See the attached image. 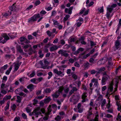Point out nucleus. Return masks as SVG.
<instances>
[{"mask_svg": "<svg viewBox=\"0 0 121 121\" xmlns=\"http://www.w3.org/2000/svg\"><path fill=\"white\" fill-rule=\"evenodd\" d=\"M80 98V97L78 95H73L70 98L69 100L70 102L73 103V104H75L78 101Z\"/></svg>", "mask_w": 121, "mask_h": 121, "instance_id": "nucleus-1", "label": "nucleus"}, {"mask_svg": "<svg viewBox=\"0 0 121 121\" xmlns=\"http://www.w3.org/2000/svg\"><path fill=\"white\" fill-rule=\"evenodd\" d=\"M68 51L66 50L63 49L60 50L58 52V53L60 54L62 56H64L65 57H67L69 56V54L67 53Z\"/></svg>", "mask_w": 121, "mask_h": 121, "instance_id": "nucleus-2", "label": "nucleus"}, {"mask_svg": "<svg viewBox=\"0 0 121 121\" xmlns=\"http://www.w3.org/2000/svg\"><path fill=\"white\" fill-rule=\"evenodd\" d=\"M59 93H58V91L56 92L52 95V96L54 100H55V98H57L59 96Z\"/></svg>", "mask_w": 121, "mask_h": 121, "instance_id": "nucleus-3", "label": "nucleus"}, {"mask_svg": "<svg viewBox=\"0 0 121 121\" xmlns=\"http://www.w3.org/2000/svg\"><path fill=\"white\" fill-rule=\"evenodd\" d=\"M115 48L117 49H118L121 46L119 40H117L115 43Z\"/></svg>", "mask_w": 121, "mask_h": 121, "instance_id": "nucleus-4", "label": "nucleus"}, {"mask_svg": "<svg viewBox=\"0 0 121 121\" xmlns=\"http://www.w3.org/2000/svg\"><path fill=\"white\" fill-rule=\"evenodd\" d=\"M73 8V7H70L69 9L68 8H66L65 10V13H68L69 14H71L72 13V10Z\"/></svg>", "mask_w": 121, "mask_h": 121, "instance_id": "nucleus-5", "label": "nucleus"}, {"mask_svg": "<svg viewBox=\"0 0 121 121\" xmlns=\"http://www.w3.org/2000/svg\"><path fill=\"white\" fill-rule=\"evenodd\" d=\"M78 90L77 88L75 87H73L72 89L69 92V96H70L75 91H76Z\"/></svg>", "mask_w": 121, "mask_h": 121, "instance_id": "nucleus-6", "label": "nucleus"}, {"mask_svg": "<svg viewBox=\"0 0 121 121\" xmlns=\"http://www.w3.org/2000/svg\"><path fill=\"white\" fill-rule=\"evenodd\" d=\"M108 78L102 77L101 80V84L102 85H104L106 84V82Z\"/></svg>", "mask_w": 121, "mask_h": 121, "instance_id": "nucleus-7", "label": "nucleus"}, {"mask_svg": "<svg viewBox=\"0 0 121 121\" xmlns=\"http://www.w3.org/2000/svg\"><path fill=\"white\" fill-rule=\"evenodd\" d=\"M86 93H84L82 95V98L83 99V100H82V102H85L86 101V100L87 99H86L87 96L86 95Z\"/></svg>", "mask_w": 121, "mask_h": 121, "instance_id": "nucleus-8", "label": "nucleus"}, {"mask_svg": "<svg viewBox=\"0 0 121 121\" xmlns=\"http://www.w3.org/2000/svg\"><path fill=\"white\" fill-rule=\"evenodd\" d=\"M35 86L32 84H29V85L27 86V88L30 90V91H32V90L34 89V87Z\"/></svg>", "mask_w": 121, "mask_h": 121, "instance_id": "nucleus-9", "label": "nucleus"}, {"mask_svg": "<svg viewBox=\"0 0 121 121\" xmlns=\"http://www.w3.org/2000/svg\"><path fill=\"white\" fill-rule=\"evenodd\" d=\"M8 67V65H4L3 67H1L0 69V72L1 73L3 72L4 70L6 69Z\"/></svg>", "mask_w": 121, "mask_h": 121, "instance_id": "nucleus-10", "label": "nucleus"}, {"mask_svg": "<svg viewBox=\"0 0 121 121\" xmlns=\"http://www.w3.org/2000/svg\"><path fill=\"white\" fill-rule=\"evenodd\" d=\"M83 65L85 68L87 69L90 67V64L88 62H86L84 63Z\"/></svg>", "mask_w": 121, "mask_h": 121, "instance_id": "nucleus-11", "label": "nucleus"}, {"mask_svg": "<svg viewBox=\"0 0 121 121\" xmlns=\"http://www.w3.org/2000/svg\"><path fill=\"white\" fill-rule=\"evenodd\" d=\"M22 97L19 96H17V100L16 101L17 103H20L21 102Z\"/></svg>", "mask_w": 121, "mask_h": 121, "instance_id": "nucleus-12", "label": "nucleus"}, {"mask_svg": "<svg viewBox=\"0 0 121 121\" xmlns=\"http://www.w3.org/2000/svg\"><path fill=\"white\" fill-rule=\"evenodd\" d=\"M120 101H117L116 102V104L118 106L117 109L118 111H119L121 110V105H120L119 102Z\"/></svg>", "mask_w": 121, "mask_h": 121, "instance_id": "nucleus-13", "label": "nucleus"}, {"mask_svg": "<svg viewBox=\"0 0 121 121\" xmlns=\"http://www.w3.org/2000/svg\"><path fill=\"white\" fill-rule=\"evenodd\" d=\"M15 3L13 4L12 6L10 7L9 9L11 11H14L16 10V7L15 6Z\"/></svg>", "mask_w": 121, "mask_h": 121, "instance_id": "nucleus-14", "label": "nucleus"}, {"mask_svg": "<svg viewBox=\"0 0 121 121\" xmlns=\"http://www.w3.org/2000/svg\"><path fill=\"white\" fill-rule=\"evenodd\" d=\"M18 91V90L17 89L15 91V92L16 93V94H19V95L20 96H23L24 95V97L26 95V94L22 92H21L19 94H18L17 92Z\"/></svg>", "mask_w": 121, "mask_h": 121, "instance_id": "nucleus-15", "label": "nucleus"}, {"mask_svg": "<svg viewBox=\"0 0 121 121\" xmlns=\"http://www.w3.org/2000/svg\"><path fill=\"white\" fill-rule=\"evenodd\" d=\"M58 48L56 46H54L51 47L50 48V50L51 51H53L54 50H57Z\"/></svg>", "mask_w": 121, "mask_h": 121, "instance_id": "nucleus-16", "label": "nucleus"}, {"mask_svg": "<svg viewBox=\"0 0 121 121\" xmlns=\"http://www.w3.org/2000/svg\"><path fill=\"white\" fill-rule=\"evenodd\" d=\"M51 100V99L49 97H48L46 99L44 100V102L45 103H47L49 102Z\"/></svg>", "mask_w": 121, "mask_h": 121, "instance_id": "nucleus-17", "label": "nucleus"}, {"mask_svg": "<svg viewBox=\"0 0 121 121\" xmlns=\"http://www.w3.org/2000/svg\"><path fill=\"white\" fill-rule=\"evenodd\" d=\"M12 68V66H11L9 69L7 70L5 73L6 74H9V73L11 71V70Z\"/></svg>", "mask_w": 121, "mask_h": 121, "instance_id": "nucleus-18", "label": "nucleus"}, {"mask_svg": "<svg viewBox=\"0 0 121 121\" xmlns=\"http://www.w3.org/2000/svg\"><path fill=\"white\" fill-rule=\"evenodd\" d=\"M102 73L103 76V77L105 78L106 77L107 78H109V76L108 74H107V73L106 72H103Z\"/></svg>", "mask_w": 121, "mask_h": 121, "instance_id": "nucleus-19", "label": "nucleus"}, {"mask_svg": "<svg viewBox=\"0 0 121 121\" xmlns=\"http://www.w3.org/2000/svg\"><path fill=\"white\" fill-rule=\"evenodd\" d=\"M36 20L37 19H35L33 16L29 19L28 22H32Z\"/></svg>", "mask_w": 121, "mask_h": 121, "instance_id": "nucleus-20", "label": "nucleus"}, {"mask_svg": "<svg viewBox=\"0 0 121 121\" xmlns=\"http://www.w3.org/2000/svg\"><path fill=\"white\" fill-rule=\"evenodd\" d=\"M91 73L92 74H94L95 73H97L98 74V73H99V72H98L97 71L95 70L94 69L91 70Z\"/></svg>", "mask_w": 121, "mask_h": 121, "instance_id": "nucleus-21", "label": "nucleus"}, {"mask_svg": "<svg viewBox=\"0 0 121 121\" xmlns=\"http://www.w3.org/2000/svg\"><path fill=\"white\" fill-rule=\"evenodd\" d=\"M105 69V68L104 67H102L100 69H98V71L99 72V73H98V74H100L101 72L104 71Z\"/></svg>", "mask_w": 121, "mask_h": 121, "instance_id": "nucleus-22", "label": "nucleus"}, {"mask_svg": "<svg viewBox=\"0 0 121 121\" xmlns=\"http://www.w3.org/2000/svg\"><path fill=\"white\" fill-rule=\"evenodd\" d=\"M2 36L4 38V39L7 40L9 39V38L7 35L6 34H4Z\"/></svg>", "mask_w": 121, "mask_h": 121, "instance_id": "nucleus-23", "label": "nucleus"}, {"mask_svg": "<svg viewBox=\"0 0 121 121\" xmlns=\"http://www.w3.org/2000/svg\"><path fill=\"white\" fill-rule=\"evenodd\" d=\"M51 90L49 88H47L44 91V92L45 93H50L51 92Z\"/></svg>", "mask_w": 121, "mask_h": 121, "instance_id": "nucleus-24", "label": "nucleus"}, {"mask_svg": "<svg viewBox=\"0 0 121 121\" xmlns=\"http://www.w3.org/2000/svg\"><path fill=\"white\" fill-rule=\"evenodd\" d=\"M19 61L18 60H17L16 61L17 63H16L15 65L19 67L22 63L21 62H19Z\"/></svg>", "mask_w": 121, "mask_h": 121, "instance_id": "nucleus-25", "label": "nucleus"}, {"mask_svg": "<svg viewBox=\"0 0 121 121\" xmlns=\"http://www.w3.org/2000/svg\"><path fill=\"white\" fill-rule=\"evenodd\" d=\"M70 17V15H69L67 14L65 15V17H64V21H66L67 20L68 18Z\"/></svg>", "mask_w": 121, "mask_h": 121, "instance_id": "nucleus-26", "label": "nucleus"}, {"mask_svg": "<svg viewBox=\"0 0 121 121\" xmlns=\"http://www.w3.org/2000/svg\"><path fill=\"white\" fill-rule=\"evenodd\" d=\"M5 86V84L4 83H2L1 84V89H4V88H6L7 87H8V86Z\"/></svg>", "mask_w": 121, "mask_h": 121, "instance_id": "nucleus-27", "label": "nucleus"}, {"mask_svg": "<svg viewBox=\"0 0 121 121\" xmlns=\"http://www.w3.org/2000/svg\"><path fill=\"white\" fill-rule=\"evenodd\" d=\"M51 106L50 105H49L48 107V114H50V113L52 111V109L51 108Z\"/></svg>", "mask_w": 121, "mask_h": 121, "instance_id": "nucleus-28", "label": "nucleus"}, {"mask_svg": "<svg viewBox=\"0 0 121 121\" xmlns=\"http://www.w3.org/2000/svg\"><path fill=\"white\" fill-rule=\"evenodd\" d=\"M61 119L59 115L57 116L55 118V120L56 121H59Z\"/></svg>", "mask_w": 121, "mask_h": 121, "instance_id": "nucleus-29", "label": "nucleus"}, {"mask_svg": "<svg viewBox=\"0 0 121 121\" xmlns=\"http://www.w3.org/2000/svg\"><path fill=\"white\" fill-rule=\"evenodd\" d=\"M33 16L35 19H36L40 17V15L39 13Z\"/></svg>", "mask_w": 121, "mask_h": 121, "instance_id": "nucleus-30", "label": "nucleus"}, {"mask_svg": "<svg viewBox=\"0 0 121 121\" xmlns=\"http://www.w3.org/2000/svg\"><path fill=\"white\" fill-rule=\"evenodd\" d=\"M48 74L49 76L48 77V79H49L52 75V74L51 72H49L48 73Z\"/></svg>", "mask_w": 121, "mask_h": 121, "instance_id": "nucleus-31", "label": "nucleus"}, {"mask_svg": "<svg viewBox=\"0 0 121 121\" xmlns=\"http://www.w3.org/2000/svg\"><path fill=\"white\" fill-rule=\"evenodd\" d=\"M16 106L15 104H13L12 106H11L12 110L13 111H15L16 110Z\"/></svg>", "mask_w": 121, "mask_h": 121, "instance_id": "nucleus-32", "label": "nucleus"}, {"mask_svg": "<svg viewBox=\"0 0 121 121\" xmlns=\"http://www.w3.org/2000/svg\"><path fill=\"white\" fill-rule=\"evenodd\" d=\"M26 39V38L24 37H20V40L21 42H22Z\"/></svg>", "mask_w": 121, "mask_h": 121, "instance_id": "nucleus-33", "label": "nucleus"}, {"mask_svg": "<svg viewBox=\"0 0 121 121\" xmlns=\"http://www.w3.org/2000/svg\"><path fill=\"white\" fill-rule=\"evenodd\" d=\"M33 112L35 113V116H36L37 115H39L41 113L40 112H38V111H33Z\"/></svg>", "mask_w": 121, "mask_h": 121, "instance_id": "nucleus-34", "label": "nucleus"}, {"mask_svg": "<svg viewBox=\"0 0 121 121\" xmlns=\"http://www.w3.org/2000/svg\"><path fill=\"white\" fill-rule=\"evenodd\" d=\"M63 88L62 87H60L59 89L58 90V93H61L63 91Z\"/></svg>", "mask_w": 121, "mask_h": 121, "instance_id": "nucleus-35", "label": "nucleus"}, {"mask_svg": "<svg viewBox=\"0 0 121 121\" xmlns=\"http://www.w3.org/2000/svg\"><path fill=\"white\" fill-rule=\"evenodd\" d=\"M106 102V100L105 99H104L102 102V103L101 104V106L102 108L103 107L104 105L105 104Z\"/></svg>", "mask_w": 121, "mask_h": 121, "instance_id": "nucleus-36", "label": "nucleus"}, {"mask_svg": "<svg viewBox=\"0 0 121 121\" xmlns=\"http://www.w3.org/2000/svg\"><path fill=\"white\" fill-rule=\"evenodd\" d=\"M47 33L49 37L51 36L52 33V32H51L49 30L47 31Z\"/></svg>", "mask_w": 121, "mask_h": 121, "instance_id": "nucleus-37", "label": "nucleus"}, {"mask_svg": "<svg viewBox=\"0 0 121 121\" xmlns=\"http://www.w3.org/2000/svg\"><path fill=\"white\" fill-rule=\"evenodd\" d=\"M113 85V84H111L110 86L109 87V89H110V90L112 92L113 90V87L112 86Z\"/></svg>", "mask_w": 121, "mask_h": 121, "instance_id": "nucleus-38", "label": "nucleus"}, {"mask_svg": "<svg viewBox=\"0 0 121 121\" xmlns=\"http://www.w3.org/2000/svg\"><path fill=\"white\" fill-rule=\"evenodd\" d=\"M9 103H7V104L4 108V110L5 111H6L8 109L9 106Z\"/></svg>", "mask_w": 121, "mask_h": 121, "instance_id": "nucleus-39", "label": "nucleus"}, {"mask_svg": "<svg viewBox=\"0 0 121 121\" xmlns=\"http://www.w3.org/2000/svg\"><path fill=\"white\" fill-rule=\"evenodd\" d=\"M98 10L99 11L100 13L103 12H104V7L103 6L100 9L99 8L98 9Z\"/></svg>", "mask_w": 121, "mask_h": 121, "instance_id": "nucleus-40", "label": "nucleus"}, {"mask_svg": "<svg viewBox=\"0 0 121 121\" xmlns=\"http://www.w3.org/2000/svg\"><path fill=\"white\" fill-rule=\"evenodd\" d=\"M36 99V98H35L33 100L34 103H33V104L34 105H35V104H37L38 103V101Z\"/></svg>", "mask_w": 121, "mask_h": 121, "instance_id": "nucleus-41", "label": "nucleus"}, {"mask_svg": "<svg viewBox=\"0 0 121 121\" xmlns=\"http://www.w3.org/2000/svg\"><path fill=\"white\" fill-rule=\"evenodd\" d=\"M74 65L75 66L78 67H79L80 66V65L78 63L76 62L74 63Z\"/></svg>", "mask_w": 121, "mask_h": 121, "instance_id": "nucleus-42", "label": "nucleus"}, {"mask_svg": "<svg viewBox=\"0 0 121 121\" xmlns=\"http://www.w3.org/2000/svg\"><path fill=\"white\" fill-rule=\"evenodd\" d=\"M107 10H108L109 12L111 13L113 10V9L111 7L108 8Z\"/></svg>", "mask_w": 121, "mask_h": 121, "instance_id": "nucleus-43", "label": "nucleus"}, {"mask_svg": "<svg viewBox=\"0 0 121 121\" xmlns=\"http://www.w3.org/2000/svg\"><path fill=\"white\" fill-rule=\"evenodd\" d=\"M26 111L28 113L30 112L31 111V110L30 108L29 107H27L26 108Z\"/></svg>", "mask_w": 121, "mask_h": 121, "instance_id": "nucleus-44", "label": "nucleus"}, {"mask_svg": "<svg viewBox=\"0 0 121 121\" xmlns=\"http://www.w3.org/2000/svg\"><path fill=\"white\" fill-rule=\"evenodd\" d=\"M1 92L4 94H5L7 93V92L4 89L1 90Z\"/></svg>", "mask_w": 121, "mask_h": 121, "instance_id": "nucleus-45", "label": "nucleus"}, {"mask_svg": "<svg viewBox=\"0 0 121 121\" xmlns=\"http://www.w3.org/2000/svg\"><path fill=\"white\" fill-rule=\"evenodd\" d=\"M99 116L98 115H96V117L95 118L94 121H98Z\"/></svg>", "mask_w": 121, "mask_h": 121, "instance_id": "nucleus-46", "label": "nucleus"}, {"mask_svg": "<svg viewBox=\"0 0 121 121\" xmlns=\"http://www.w3.org/2000/svg\"><path fill=\"white\" fill-rule=\"evenodd\" d=\"M28 39L29 40H30L33 39V37L31 35H30L28 36Z\"/></svg>", "mask_w": 121, "mask_h": 121, "instance_id": "nucleus-47", "label": "nucleus"}, {"mask_svg": "<svg viewBox=\"0 0 121 121\" xmlns=\"http://www.w3.org/2000/svg\"><path fill=\"white\" fill-rule=\"evenodd\" d=\"M60 43L62 45H64L65 43V42L64 40L63 39H62L60 40Z\"/></svg>", "mask_w": 121, "mask_h": 121, "instance_id": "nucleus-48", "label": "nucleus"}, {"mask_svg": "<svg viewBox=\"0 0 121 121\" xmlns=\"http://www.w3.org/2000/svg\"><path fill=\"white\" fill-rule=\"evenodd\" d=\"M72 77L75 80H76L77 78V76L75 74H73Z\"/></svg>", "mask_w": 121, "mask_h": 121, "instance_id": "nucleus-49", "label": "nucleus"}, {"mask_svg": "<svg viewBox=\"0 0 121 121\" xmlns=\"http://www.w3.org/2000/svg\"><path fill=\"white\" fill-rule=\"evenodd\" d=\"M52 107L53 108L56 109L57 108V106L55 104H53L52 105Z\"/></svg>", "mask_w": 121, "mask_h": 121, "instance_id": "nucleus-50", "label": "nucleus"}, {"mask_svg": "<svg viewBox=\"0 0 121 121\" xmlns=\"http://www.w3.org/2000/svg\"><path fill=\"white\" fill-rule=\"evenodd\" d=\"M119 83V81L118 80H117L116 81L115 84V87L117 88L118 86V83Z\"/></svg>", "mask_w": 121, "mask_h": 121, "instance_id": "nucleus-51", "label": "nucleus"}, {"mask_svg": "<svg viewBox=\"0 0 121 121\" xmlns=\"http://www.w3.org/2000/svg\"><path fill=\"white\" fill-rule=\"evenodd\" d=\"M22 116L24 119H26L27 118L26 115L24 113H23L22 114Z\"/></svg>", "mask_w": 121, "mask_h": 121, "instance_id": "nucleus-52", "label": "nucleus"}, {"mask_svg": "<svg viewBox=\"0 0 121 121\" xmlns=\"http://www.w3.org/2000/svg\"><path fill=\"white\" fill-rule=\"evenodd\" d=\"M36 80L37 79H36V78H34L31 79L30 80V81L31 82L35 83Z\"/></svg>", "mask_w": 121, "mask_h": 121, "instance_id": "nucleus-53", "label": "nucleus"}, {"mask_svg": "<svg viewBox=\"0 0 121 121\" xmlns=\"http://www.w3.org/2000/svg\"><path fill=\"white\" fill-rule=\"evenodd\" d=\"M106 117L108 118H110L112 117V116L110 114H107Z\"/></svg>", "mask_w": 121, "mask_h": 121, "instance_id": "nucleus-54", "label": "nucleus"}, {"mask_svg": "<svg viewBox=\"0 0 121 121\" xmlns=\"http://www.w3.org/2000/svg\"><path fill=\"white\" fill-rule=\"evenodd\" d=\"M25 78V77H23L20 78L19 79V80L20 82H23L24 80V79Z\"/></svg>", "mask_w": 121, "mask_h": 121, "instance_id": "nucleus-55", "label": "nucleus"}, {"mask_svg": "<svg viewBox=\"0 0 121 121\" xmlns=\"http://www.w3.org/2000/svg\"><path fill=\"white\" fill-rule=\"evenodd\" d=\"M82 23L79 22H77L76 24L77 26L78 27H79L82 24Z\"/></svg>", "mask_w": 121, "mask_h": 121, "instance_id": "nucleus-56", "label": "nucleus"}, {"mask_svg": "<svg viewBox=\"0 0 121 121\" xmlns=\"http://www.w3.org/2000/svg\"><path fill=\"white\" fill-rule=\"evenodd\" d=\"M69 91V89L68 88H67L65 89L64 90V92L66 94H67L68 93Z\"/></svg>", "mask_w": 121, "mask_h": 121, "instance_id": "nucleus-57", "label": "nucleus"}, {"mask_svg": "<svg viewBox=\"0 0 121 121\" xmlns=\"http://www.w3.org/2000/svg\"><path fill=\"white\" fill-rule=\"evenodd\" d=\"M90 44L91 46H92L95 45V44H94L93 41H91Z\"/></svg>", "mask_w": 121, "mask_h": 121, "instance_id": "nucleus-58", "label": "nucleus"}, {"mask_svg": "<svg viewBox=\"0 0 121 121\" xmlns=\"http://www.w3.org/2000/svg\"><path fill=\"white\" fill-rule=\"evenodd\" d=\"M82 87L83 88V89L85 91H87V89L86 87V86L84 85H82Z\"/></svg>", "mask_w": 121, "mask_h": 121, "instance_id": "nucleus-59", "label": "nucleus"}, {"mask_svg": "<svg viewBox=\"0 0 121 121\" xmlns=\"http://www.w3.org/2000/svg\"><path fill=\"white\" fill-rule=\"evenodd\" d=\"M33 6L32 5H30L26 9V10H29L30 9L32 8L33 7Z\"/></svg>", "mask_w": 121, "mask_h": 121, "instance_id": "nucleus-60", "label": "nucleus"}, {"mask_svg": "<svg viewBox=\"0 0 121 121\" xmlns=\"http://www.w3.org/2000/svg\"><path fill=\"white\" fill-rule=\"evenodd\" d=\"M98 81V80L95 79L94 78H93L91 80V82H96L97 81Z\"/></svg>", "mask_w": 121, "mask_h": 121, "instance_id": "nucleus-61", "label": "nucleus"}, {"mask_svg": "<svg viewBox=\"0 0 121 121\" xmlns=\"http://www.w3.org/2000/svg\"><path fill=\"white\" fill-rule=\"evenodd\" d=\"M14 71H17L18 69L19 68V67L17 66H16V65H14Z\"/></svg>", "mask_w": 121, "mask_h": 121, "instance_id": "nucleus-62", "label": "nucleus"}, {"mask_svg": "<svg viewBox=\"0 0 121 121\" xmlns=\"http://www.w3.org/2000/svg\"><path fill=\"white\" fill-rule=\"evenodd\" d=\"M2 14L3 16L5 17H6L8 16V14L7 13H3Z\"/></svg>", "mask_w": 121, "mask_h": 121, "instance_id": "nucleus-63", "label": "nucleus"}, {"mask_svg": "<svg viewBox=\"0 0 121 121\" xmlns=\"http://www.w3.org/2000/svg\"><path fill=\"white\" fill-rule=\"evenodd\" d=\"M69 61L71 63H73L74 62V60L72 58H70L69 60Z\"/></svg>", "mask_w": 121, "mask_h": 121, "instance_id": "nucleus-64", "label": "nucleus"}]
</instances>
